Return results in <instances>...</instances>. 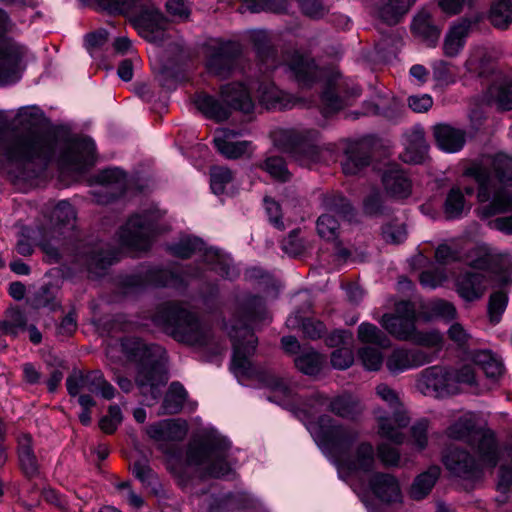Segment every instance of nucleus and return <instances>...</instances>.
Instances as JSON below:
<instances>
[{
  "label": "nucleus",
  "mask_w": 512,
  "mask_h": 512,
  "mask_svg": "<svg viewBox=\"0 0 512 512\" xmlns=\"http://www.w3.org/2000/svg\"><path fill=\"white\" fill-rule=\"evenodd\" d=\"M8 121L0 112V165L9 164L18 170V178L38 176L29 165L39 164L43 169L53 162L62 168L83 172L93 164L96 143L90 136H75L68 124H51L44 131H32L8 139L5 135Z\"/></svg>",
  "instance_id": "obj_1"
},
{
  "label": "nucleus",
  "mask_w": 512,
  "mask_h": 512,
  "mask_svg": "<svg viewBox=\"0 0 512 512\" xmlns=\"http://www.w3.org/2000/svg\"><path fill=\"white\" fill-rule=\"evenodd\" d=\"M231 447V440L215 429L204 434L195 445H190L185 457L177 444L159 442L156 445L157 451L165 457L168 472L185 481L190 479L187 467L205 465L203 475L210 479H225L232 474L234 470L228 461Z\"/></svg>",
  "instance_id": "obj_2"
},
{
  "label": "nucleus",
  "mask_w": 512,
  "mask_h": 512,
  "mask_svg": "<svg viewBox=\"0 0 512 512\" xmlns=\"http://www.w3.org/2000/svg\"><path fill=\"white\" fill-rule=\"evenodd\" d=\"M231 447V440L215 429L204 434L195 445H190L185 457L177 444L159 442L156 445L157 451L165 457L168 472L185 481L190 479L187 467L205 465L203 475L210 479H225L232 474L234 470L228 461Z\"/></svg>",
  "instance_id": "obj_3"
},
{
  "label": "nucleus",
  "mask_w": 512,
  "mask_h": 512,
  "mask_svg": "<svg viewBox=\"0 0 512 512\" xmlns=\"http://www.w3.org/2000/svg\"><path fill=\"white\" fill-rule=\"evenodd\" d=\"M234 317L237 324L231 326L232 332L244 330L249 338L230 335L232 341L231 369L235 374L244 377L255 375V367L251 357L258 346V338L254 333V326L265 325L271 322L266 300L259 294H249L238 302Z\"/></svg>",
  "instance_id": "obj_4"
},
{
  "label": "nucleus",
  "mask_w": 512,
  "mask_h": 512,
  "mask_svg": "<svg viewBox=\"0 0 512 512\" xmlns=\"http://www.w3.org/2000/svg\"><path fill=\"white\" fill-rule=\"evenodd\" d=\"M119 345L126 360L135 365L134 381L140 392L149 389L152 398L158 399L160 387L168 381L165 349L135 335L122 336Z\"/></svg>",
  "instance_id": "obj_5"
},
{
  "label": "nucleus",
  "mask_w": 512,
  "mask_h": 512,
  "mask_svg": "<svg viewBox=\"0 0 512 512\" xmlns=\"http://www.w3.org/2000/svg\"><path fill=\"white\" fill-rule=\"evenodd\" d=\"M150 319L154 326L178 343L188 346H203L207 343V333L200 318L179 302L159 303Z\"/></svg>",
  "instance_id": "obj_6"
},
{
  "label": "nucleus",
  "mask_w": 512,
  "mask_h": 512,
  "mask_svg": "<svg viewBox=\"0 0 512 512\" xmlns=\"http://www.w3.org/2000/svg\"><path fill=\"white\" fill-rule=\"evenodd\" d=\"M186 276L183 270L142 262L131 273L118 275L116 285L124 296H139L151 289L185 290L189 286Z\"/></svg>",
  "instance_id": "obj_7"
},
{
  "label": "nucleus",
  "mask_w": 512,
  "mask_h": 512,
  "mask_svg": "<svg viewBox=\"0 0 512 512\" xmlns=\"http://www.w3.org/2000/svg\"><path fill=\"white\" fill-rule=\"evenodd\" d=\"M311 434L321 451L332 457L337 464L348 456L357 440L359 432L327 414H322L311 423Z\"/></svg>",
  "instance_id": "obj_8"
},
{
  "label": "nucleus",
  "mask_w": 512,
  "mask_h": 512,
  "mask_svg": "<svg viewBox=\"0 0 512 512\" xmlns=\"http://www.w3.org/2000/svg\"><path fill=\"white\" fill-rule=\"evenodd\" d=\"M161 218L162 214L158 208H148L130 215L120 228V244L131 251H149L154 238L161 233Z\"/></svg>",
  "instance_id": "obj_9"
},
{
  "label": "nucleus",
  "mask_w": 512,
  "mask_h": 512,
  "mask_svg": "<svg viewBox=\"0 0 512 512\" xmlns=\"http://www.w3.org/2000/svg\"><path fill=\"white\" fill-rule=\"evenodd\" d=\"M243 50L239 42L216 38L204 45V66L209 75L229 79L239 68Z\"/></svg>",
  "instance_id": "obj_10"
},
{
  "label": "nucleus",
  "mask_w": 512,
  "mask_h": 512,
  "mask_svg": "<svg viewBox=\"0 0 512 512\" xmlns=\"http://www.w3.org/2000/svg\"><path fill=\"white\" fill-rule=\"evenodd\" d=\"M466 71L475 77L490 81L486 96L489 101L494 103L498 110H512V80L503 79L497 81L493 79L497 72L495 64L486 56L470 57L465 62Z\"/></svg>",
  "instance_id": "obj_11"
},
{
  "label": "nucleus",
  "mask_w": 512,
  "mask_h": 512,
  "mask_svg": "<svg viewBox=\"0 0 512 512\" xmlns=\"http://www.w3.org/2000/svg\"><path fill=\"white\" fill-rule=\"evenodd\" d=\"M283 57L285 72L299 89L308 91L324 81L325 70L310 54L294 49L286 51Z\"/></svg>",
  "instance_id": "obj_12"
},
{
  "label": "nucleus",
  "mask_w": 512,
  "mask_h": 512,
  "mask_svg": "<svg viewBox=\"0 0 512 512\" xmlns=\"http://www.w3.org/2000/svg\"><path fill=\"white\" fill-rule=\"evenodd\" d=\"M319 132L315 129L297 131L283 129L279 132L276 142L285 152L306 163H317L321 158V150L317 145Z\"/></svg>",
  "instance_id": "obj_13"
},
{
  "label": "nucleus",
  "mask_w": 512,
  "mask_h": 512,
  "mask_svg": "<svg viewBox=\"0 0 512 512\" xmlns=\"http://www.w3.org/2000/svg\"><path fill=\"white\" fill-rule=\"evenodd\" d=\"M127 17L131 25L149 42L163 40L168 20L152 0H141Z\"/></svg>",
  "instance_id": "obj_14"
},
{
  "label": "nucleus",
  "mask_w": 512,
  "mask_h": 512,
  "mask_svg": "<svg viewBox=\"0 0 512 512\" xmlns=\"http://www.w3.org/2000/svg\"><path fill=\"white\" fill-rule=\"evenodd\" d=\"M11 19L0 7V40L8 32ZM23 53L15 45H0V86L16 83L21 79Z\"/></svg>",
  "instance_id": "obj_15"
},
{
  "label": "nucleus",
  "mask_w": 512,
  "mask_h": 512,
  "mask_svg": "<svg viewBox=\"0 0 512 512\" xmlns=\"http://www.w3.org/2000/svg\"><path fill=\"white\" fill-rule=\"evenodd\" d=\"M371 140L372 136H366L347 144L341 160L342 172L346 176L359 175L372 164L373 151Z\"/></svg>",
  "instance_id": "obj_16"
},
{
  "label": "nucleus",
  "mask_w": 512,
  "mask_h": 512,
  "mask_svg": "<svg viewBox=\"0 0 512 512\" xmlns=\"http://www.w3.org/2000/svg\"><path fill=\"white\" fill-rule=\"evenodd\" d=\"M442 463L456 477L468 479L481 473L475 457L466 448L456 445H450L443 451Z\"/></svg>",
  "instance_id": "obj_17"
},
{
  "label": "nucleus",
  "mask_w": 512,
  "mask_h": 512,
  "mask_svg": "<svg viewBox=\"0 0 512 512\" xmlns=\"http://www.w3.org/2000/svg\"><path fill=\"white\" fill-rule=\"evenodd\" d=\"M386 194L395 200H404L412 194V181L398 163H389L381 175Z\"/></svg>",
  "instance_id": "obj_18"
},
{
  "label": "nucleus",
  "mask_w": 512,
  "mask_h": 512,
  "mask_svg": "<svg viewBox=\"0 0 512 512\" xmlns=\"http://www.w3.org/2000/svg\"><path fill=\"white\" fill-rule=\"evenodd\" d=\"M486 281L485 274L481 272L462 271L455 278V292L465 303H474L485 295Z\"/></svg>",
  "instance_id": "obj_19"
},
{
  "label": "nucleus",
  "mask_w": 512,
  "mask_h": 512,
  "mask_svg": "<svg viewBox=\"0 0 512 512\" xmlns=\"http://www.w3.org/2000/svg\"><path fill=\"white\" fill-rule=\"evenodd\" d=\"M220 97L229 107V111H239L244 114L254 112L255 103L249 87L241 81H232L221 85Z\"/></svg>",
  "instance_id": "obj_20"
},
{
  "label": "nucleus",
  "mask_w": 512,
  "mask_h": 512,
  "mask_svg": "<svg viewBox=\"0 0 512 512\" xmlns=\"http://www.w3.org/2000/svg\"><path fill=\"white\" fill-rule=\"evenodd\" d=\"M118 261L115 251L103 248H88L77 254V262L88 274L100 277Z\"/></svg>",
  "instance_id": "obj_21"
},
{
  "label": "nucleus",
  "mask_w": 512,
  "mask_h": 512,
  "mask_svg": "<svg viewBox=\"0 0 512 512\" xmlns=\"http://www.w3.org/2000/svg\"><path fill=\"white\" fill-rule=\"evenodd\" d=\"M188 433V424L182 419H163L146 427L147 436L157 443L181 442Z\"/></svg>",
  "instance_id": "obj_22"
},
{
  "label": "nucleus",
  "mask_w": 512,
  "mask_h": 512,
  "mask_svg": "<svg viewBox=\"0 0 512 512\" xmlns=\"http://www.w3.org/2000/svg\"><path fill=\"white\" fill-rule=\"evenodd\" d=\"M436 147L445 153L460 152L467 142L465 129L454 127L449 123H437L432 127Z\"/></svg>",
  "instance_id": "obj_23"
},
{
  "label": "nucleus",
  "mask_w": 512,
  "mask_h": 512,
  "mask_svg": "<svg viewBox=\"0 0 512 512\" xmlns=\"http://www.w3.org/2000/svg\"><path fill=\"white\" fill-rule=\"evenodd\" d=\"M16 455L18 466L27 480L38 478L41 466L34 451L33 437L30 433H22L17 439Z\"/></svg>",
  "instance_id": "obj_24"
},
{
  "label": "nucleus",
  "mask_w": 512,
  "mask_h": 512,
  "mask_svg": "<svg viewBox=\"0 0 512 512\" xmlns=\"http://www.w3.org/2000/svg\"><path fill=\"white\" fill-rule=\"evenodd\" d=\"M368 484L372 494L381 502L392 504L402 501L400 484L394 475L373 472Z\"/></svg>",
  "instance_id": "obj_25"
},
{
  "label": "nucleus",
  "mask_w": 512,
  "mask_h": 512,
  "mask_svg": "<svg viewBox=\"0 0 512 512\" xmlns=\"http://www.w3.org/2000/svg\"><path fill=\"white\" fill-rule=\"evenodd\" d=\"M340 467L346 469L349 473L363 472L373 474L375 467V450L372 443L363 441L356 447L354 457L349 454L345 456L340 463Z\"/></svg>",
  "instance_id": "obj_26"
},
{
  "label": "nucleus",
  "mask_w": 512,
  "mask_h": 512,
  "mask_svg": "<svg viewBox=\"0 0 512 512\" xmlns=\"http://www.w3.org/2000/svg\"><path fill=\"white\" fill-rule=\"evenodd\" d=\"M128 174L121 167H108L100 170L96 175V181L102 186L115 187L116 191L108 192L107 203H115L124 198L128 192Z\"/></svg>",
  "instance_id": "obj_27"
},
{
  "label": "nucleus",
  "mask_w": 512,
  "mask_h": 512,
  "mask_svg": "<svg viewBox=\"0 0 512 512\" xmlns=\"http://www.w3.org/2000/svg\"><path fill=\"white\" fill-rule=\"evenodd\" d=\"M193 104L206 119L216 123H223L231 117V111L225 102L205 91L194 94Z\"/></svg>",
  "instance_id": "obj_28"
},
{
  "label": "nucleus",
  "mask_w": 512,
  "mask_h": 512,
  "mask_svg": "<svg viewBox=\"0 0 512 512\" xmlns=\"http://www.w3.org/2000/svg\"><path fill=\"white\" fill-rule=\"evenodd\" d=\"M428 362L427 355L420 350L395 349L386 360V367L392 374L416 368Z\"/></svg>",
  "instance_id": "obj_29"
},
{
  "label": "nucleus",
  "mask_w": 512,
  "mask_h": 512,
  "mask_svg": "<svg viewBox=\"0 0 512 512\" xmlns=\"http://www.w3.org/2000/svg\"><path fill=\"white\" fill-rule=\"evenodd\" d=\"M253 50L260 65L265 70L274 71L280 64L278 48L272 43L266 32L260 31L251 38Z\"/></svg>",
  "instance_id": "obj_30"
},
{
  "label": "nucleus",
  "mask_w": 512,
  "mask_h": 512,
  "mask_svg": "<svg viewBox=\"0 0 512 512\" xmlns=\"http://www.w3.org/2000/svg\"><path fill=\"white\" fill-rule=\"evenodd\" d=\"M422 382L427 389H432L439 397L452 393V373L441 366H431L421 373Z\"/></svg>",
  "instance_id": "obj_31"
},
{
  "label": "nucleus",
  "mask_w": 512,
  "mask_h": 512,
  "mask_svg": "<svg viewBox=\"0 0 512 512\" xmlns=\"http://www.w3.org/2000/svg\"><path fill=\"white\" fill-rule=\"evenodd\" d=\"M140 459L135 460L132 464L131 471L133 476L146 488L150 489V492L159 496L162 488L157 473L151 468L149 461V455L143 450L138 451Z\"/></svg>",
  "instance_id": "obj_32"
},
{
  "label": "nucleus",
  "mask_w": 512,
  "mask_h": 512,
  "mask_svg": "<svg viewBox=\"0 0 512 512\" xmlns=\"http://www.w3.org/2000/svg\"><path fill=\"white\" fill-rule=\"evenodd\" d=\"M185 76L184 62L180 54L165 57L159 66V82L164 88L176 87Z\"/></svg>",
  "instance_id": "obj_33"
},
{
  "label": "nucleus",
  "mask_w": 512,
  "mask_h": 512,
  "mask_svg": "<svg viewBox=\"0 0 512 512\" xmlns=\"http://www.w3.org/2000/svg\"><path fill=\"white\" fill-rule=\"evenodd\" d=\"M412 34L421 39L429 47H435L441 30L432 21L430 14L421 12L418 13L412 20L410 26Z\"/></svg>",
  "instance_id": "obj_34"
},
{
  "label": "nucleus",
  "mask_w": 512,
  "mask_h": 512,
  "mask_svg": "<svg viewBox=\"0 0 512 512\" xmlns=\"http://www.w3.org/2000/svg\"><path fill=\"white\" fill-rule=\"evenodd\" d=\"M382 327L394 338L402 341L414 339L417 334L416 324L408 319L385 313L380 321Z\"/></svg>",
  "instance_id": "obj_35"
},
{
  "label": "nucleus",
  "mask_w": 512,
  "mask_h": 512,
  "mask_svg": "<svg viewBox=\"0 0 512 512\" xmlns=\"http://www.w3.org/2000/svg\"><path fill=\"white\" fill-rule=\"evenodd\" d=\"M188 397V391L181 382H171L161 403L160 409L162 410V414H179L182 411L183 406L187 401Z\"/></svg>",
  "instance_id": "obj_36"
},
{
  "label": "nucleus",
  "mask_w": 512,
  "mask_h": 512,
  "mask_svg": "<svg viewBox=\"0 0 512 512\" xmlns=\"http://www.w3.org/2000/svg\"><path fill=\"white\" fill-rule=\"evenodd\" d=\"M439 477L440 468L436 465H432L426 471L418 474L412 482L410 497L415 501L425 499L432 491Z\"/></svg>",
  "instance_id": "obj_37"
},
{
  "label": "nucleus",
  "mask_w": 512,
  "mask_h": 512,
  "mask_svg": "<svg viewBox=\"0 0 512 512\" xmlns=\"http://www.w3.org/2000/svg\"><path fill=\"white\" fill-rule=\"evenodd\" d=\"M479 428L473 418L461 416L455 422L450 424L446 430L450 439L464 441L470 446H474L475 436L479 435Z\"/></svg>",
  "instance_id": "obj_38"
},
{
  "label": "nucleus",
  "mask_w": 512,
  "mask_h": 512,
  "mask_svg": "<svg viewBox=\"0 0 512 512\" xmlns=\"http://www.w3.org/2000/svg\"><path fill=\"white\" fill-rule=\"evenodd\" d=\"M477 444L473 447L476 448L480 460L490 467H495L498 463V444L497 438L493 430L482 429L479 434Z\"/></svg>",
  "instance_id": "obj_39"
},
{
  "label": "nucleus",
  "mask_w": 512,
  "mask_h": 512,
  "mask_svg": "<svg viewBox=\"0 0 512 512\" xmlns=\"http://www.w3.org/2000/svg\"><path fill=\"white\" fill-rule=\"evenodd\" d=\"M328 411L347 420H355L362 413L359 400L348 393L333 397L329 402Z\"/></svg>",
  "instance_id": "obj_40"
},
{
  "label": "nucleus",
  "mask_w": 512,
  "mask_h": 512,
  "mask_svg": "<svg viewBox=\"0 0 512 512\" xmlns=\"http://www.w3.org/2000/svg\"><path fill=\"white\" fill-rule=\"evenodd\" d=\"M259 91V102L267 110H287L293 106L288 95L279 90L274 83L261 84Z\"/></svg>",
  "instance_id": "obj_41"
},
{
  "label": "nucleus",
  "mask_w": 512,
  "mask_h": 512,
  "mask_svg": "<svg viewBox=\"0 0 512 512\" xmlns=\"http://www.w3.org/2000/svg\"><path fill=\"white\" fill-rule=\"evenodd\" d=\"M325 357L313 348L302 350L294 359L295 367L304 375L316 376L324 366Z\"/></svg>",
  "instance_id": "obj_42"
},
{
  "label": "nucleus",
  "mask_w": 512,
  "mask_h": 512,
  "mask_svg": "<svg viewBox=\"0 0 512 512\" xmlns=\"http://www.w3.org/2000/svg\"><path fill=\"white\" fill-rule=\"evenodd\" d=\"M402 46L403 39L397 33L383 34L375 44V53L380 62L391 63L397 58Z\"/></svg>",
  "instance_id": "obj_43"
},
{
  "label": "nucleus",
  "mask_w": 512,
  "mask_h": 512,
  "mask_svg": "<svg viewBox=\"0 0 512 512\" xmlns=\"http://www.w3.org/2000/svg\"><path fill=\"white\" fill-rule=\"evenodd\" d=\"M415 0H386L379 8L381 20L392 26L399 24L414 5Z\"/></svg>",
  "instance_id": "obj_44"
},
{
  "label": "nucleus",
  "mask_w": 512,
  "mask_h": 512,
  "mask_svg": "<svg viewBox=\"0 0 512 512\" xmlns=\"http://www.w3.org/2000/svg\"><path fill=\"white\" fill-rule=\"evenodd\" d=\"M203 261L223 279H231L232 259L221 249L214 246L205 248Z\"/></svg>",
  "instance_id": "obj_45"
},
{
  "label": "nucleus",
  "mask_w": 512,
  "mask_h": 512,
  "mask_svg": "<svg viewBox=\"0 0 512 512\" xmlns=\"http://www.w3.org/2000/svg\"><path fill=\"white\" fill-rule=\"evenodd\" d=\"M473 362L479 366L485 376L491 380H498L505 370L503 362L489 350L476 352L473 356Z\"/></svg>",
  "instance_id": "obj_46"
},
{
  "label": "nucleus",
  "mask_w": 512,
  "mask_h": 512,
  "mask_svg": "<svg viewBox=\"0 0 512 512\" xmlns=\"http://www.w3.org/2000/svg\"><path fill=\"white\" fill-rule=\"evenodd\" d=\"M488 19L495 28L506 30L512 24V0H493Z\"/></svg>",
  "instance_id": "obj_47"
},
{
  "label": "nucleus",
  "mask_w": 512,
  "mask_h": 512,
  "mask_svg": "<svg viewBox=\"0 0 512 512\" xmlns=\"http://www.w3.org/2000/svg\"><path fill=\"white\" fill-rule=\"evenodd\" d=\"M325 210L336 216L351 221L356 216V211L351 201L342 194L326 195L323 199Z\"/></svg>",
  "instance_id": "obj_48"
},
{
  "label": "nucleus",
  "mask_w": 512,
  "mask_h": 512,
  "mask_svg": "<svg viewBox=\"0 0 512 512\" xmlns=\"http://www.w3.org/2000/svg\"><path fill=\"white\" fill-rule=\"evenodd\" d=\"M258 167L268 173L274 181L279 183H287L292 178L287 163L281 156H269L261 161Z\"/></svg>",
  "instance_id": "obj_49"
},
{
  "label": "nucleus",
  "mask_w": 512,
  "mask_h": 512,
  "mask_svg": "<svg viewBox=\"0 0 512 512\" xmlns=\"http://www.w3.org/2000/svg\"><path fill=\"white\" fill-rule=\"evenodd\" d=\"M466 204L465 196L458 186H453L447 193L443 203L446 220H458L463 217Z\"/></svg>",
  "instance_id": "obj_50"
},
{
  "label": "nucleus",
  "mask_w": 512,
  "mask_h": 512,
  "mask_svg": "<svg viewBox=\"0 0 512 512\" xmlns=\"http://www.w3.org/2000/svg\"><path fill=\"white\" fill-rule=\"evenodd\" d=\"M508 290H495L488 298L487 317L492 325H497L502 320L509 302Z\"/></svg>",
  "instance_id": "obj_51"
},
{
  "label": "nucleus",
  "mask_w": 512,
  "mask_h": 512,
  "mask_svg": "<svg viewBox=\"0 0 512 512\" xmlns=\"http://www.w3.org/2000/svg\"><path fill=\"white\" fill-rule=\"evenodd\" d=\"M362 209L365 216L378 218L389 214L384 197L378 188H373L363 199Z\"/></svg>",
  "instance_id": "obj_52"
},
{
  "label": "nucleus",
  "mask_w": 512,
  "mask_h": 512,
  "mask_svg": "<svg viewBox=\"0 0 512 512\" xmlns=\"http://www.w3.org/2000/svg\"><path fill=\"white\" fill-rule=\"evenodd\" d=\"M357 332L359 341L364 344H374L380 348H388L391 344L387 335L370 322H362Z\"/></svg>",
  "instance_id": "obj_53"
},
{
  "label": "nucleus",
  "mask_w": 512,
  "mask_h": 512,
  "mask_svg": "<svg viewBox=\"0 0 512 512\" xmlns=\"http://www.w3.org/2000/svg\"><path fill=\"white\" fill-rule=\"evenodd\" d=\"M466 26L455 25L450 28L445 36L443 51L447 57H455L464 48L467 37Z\"/></svg>",
  "instance_id": "obj_54"
},
{
  "label": "nucleus",
  "mask_w": 512,
  "mask_h": 512,
  "mask_svg": "<svg viewBox=\"0 0 512 512\" xmlns=\"http://www.w3.org/2000/svg\"><path fill=\"white\" fill-rule=\"evenodd\" d=\"M205 242L197 236L188 237L180 240L171 246V253L182 260L190 259L196 252H203L205 249Z\"/></svg>",
  "instance_id": "obj_55"
},
{
  "label": "nucleus",
  "mask_w": 512,
  "mask_h": 512,
  "mask_svg": "<svg viewBox=\"0 0 512 512\" xmlns=\"http://www.w3.org/2000/svg\"><path fill=\"white\" fill-rule=\"evenodd\" d=\"M214 147L219 154L227 159H238L247 153L250 142L228 141L225 138H214Z\"/></svg>",
  "instance_id": "obj_56"
},
{
  "label": "nucleus",
  "mask_w": 512,
  "mask_h": 512,
  "mask_svg": "<svg viewBox=\"0 0 512 512\" xmlns=\"http://www.w3.org/2000/svg\"><path fill=\"white\" fill-rule=\"evenodd\" d=\"M428 154V146L423 137H417L409 141L400 158L408 164H422Z\"/></svg>",
  "instance_id": "obj_57"
},
{
  "label": "nucleus",
  "mask_w": 512,
  "mask_h": 512,
  "mask_svg": "<svg viewBox=\"0 0 512 512\" xmlns=\"http://www.w3.org/2000/svg\"><path fill=\"white\" fill-rule=\"evenodd\" d=\"M294 321L301 329L303 336L309 340L321 339L327 332L325 323L319 319L297 316Z\"/></svg>",
  "instance_id": "obj_58"
},
{
  "label": "nucleus",
  "mask_w": 512,
  "mask_h": 512,
  "mask_svg": "<svg viewBox=\"0 0 512 512\" xmlns=\"http://www.w3.org/2000/svg\"><path fill=\"white\" fill-rule=\"evenodd\" d=\"M495 178L503 187L512 188V157L498 154L493 160Z\"/></svg>",
  "instance_id": "obj_59"
},
{
  "label": "nucleus",
  "mask_w": 512,
  "mask_h": 512,
  "mask_svg": "<svg viewBox=\"0 0 512 512\" xmlns=\"http://www.w3.org/2000/svg\"><path fill=\"white\" fill-rule=\"evenodd\" d=\"M75 219V208L68 200H60L51 214L52 222L60 229L68 227Z\"/></svg>",
  "instance_id": "obj_60"
},
{
  "label": "nucleus",
  "mask_w": 512,
  "mask_h": 512,
  "mask_svg": "<svg viewBox=\"0 0 512 512\" xmlns=\"http://www.w3.org/2000/svg\"><path fill=\"white\" fill-rule=\"evenodd\" d=\"M340 223L335 215L329 213L322 214L316 221L318 235L327 240L333 241L338 238Z\"/></svg>",
  "instance_id": "obj_61"
},
{
  "label": "nucleus",
  "mask_w": 512,
  "mask_h": 512,
  "mask_svg": "<svg viewBox=\"0 0 512 512\" xmlns=\"http://www.w3.org/2000/svg\"><path fill=\"white\" fill-rule=\"evenodd\" d=\"M233 181V172L223 166H213L210 169V189L215 195H222L226 186Z\"/></svg>",
  "instance_id": "obj_62"
},
{
  "label": "nucleus",
  "mask_w": 512,
  "mask_h": 512,
  "mask_svg": "<svg viewBox=\"0 0 512 512\" xmlns=\"http://www.w3.org/2000/svg\"><path fill=\"white\" fill-rule=\"evenodd\" d=\"M320 101L327 113H337L342 109V99L337 92L335 83L332 80L327 81L320 94Z\"/></svg>",
  "instance_id": "obj_63"
},
{
  "label": "nucleus",
  "mask_w": 512,
  "mask_h": 512,
  "mask_svg": "<svg viewBox=\"0 0 512 512\" xmlns=\"http://www.w3.org/2000/svg\"><path fill=\"white\" fill-rule=\"evenodd\" d=\"M378 434L396 445H401L404 442V434L400 432L392 423L391 417L381 415L377 417Z\"/></svg>",
  "instance_id": "obj_64"
}]
</instances>
